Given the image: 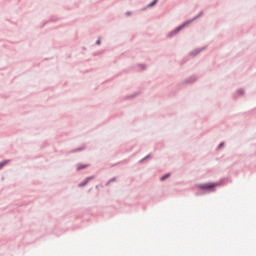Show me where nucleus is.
I'll list each match as a JSON object with an SVG mask.
<instances>
[{"label":"nucleus","mask_w":256,"mask_h":256,"mask_svg":"<svg viewBox=\"0 0 256 256\" xmlns=\"http://www.w3.org/2000/svg\"><path fill=\"white\" fill-rule=\"evenodd\" d=\"M183 27H184V26L182 25V26H180L179 28H177V29H176V32L179 33V31H181V29H183Z\"/></svg>","instance_id":"nucleus-7"},{"label":"nucleus","mask_w":256,"mask_h":256,"mask_svg":"<svg viewBox=\"0 0 256 256\" xmlns=\"http://www.w3.org/2000/svg\"><path fill=\"white\" fill-rule=\"evenodd\" d=\"M220 147H223V143L220 144Z\"/></svg>","instance_id":"nucleus-9"},{"label":"nucleus","mask_w":256,"mask_h":256,"mask_svg":"<svg viewBox=\"0 0 256 256\" xmlns=\"http://www.w3.org/2000/svg\"><path fill=\"white\" fill-rule=\"evenodd\" d=\"M199 189H214V187H217L216 183H206V184H200L198 185Z\"/></svg>","instance_id":"nucleus-1"},{"label":"nucleus","mask_w":256,"mask_h":256,"mask_svg":"<svg viewBox=\"0 0 256 256\" xmlns=\"http://www.w3.org/2000/svg\"><path fill=\"white\" fill-rule=\"evenodd\" d=\"M5 165H7V161L0 162V169L5 167Z\"/></svg>","instance_id":"nucleus-3"},{"label":"nucleus","mask_w":256,"mask_h":256,"mask_svg":"<svg viewBox=\"0 0 256 256\" xmlns=\"http://www.w3.org/2000/svg\"><path fill=\"white\" fill-rule=\"evenodd\" d=\"M157 3V0H154L152 3H150L149 5H148V7H153V5H155Z\"/></svg>","instance_id":"nucleus-5"},{"label":"nucleus","mask_w":256,"mask_h":256,"mask_svg":"<svg viewBox=\"0 0 256 256\" xmlns=\"http://www.w3.org/2000/svg\"><path fill=\"white\" fill-rule=\"evenodd\" d=\"M97 45H100L101 44V40H97Z\"/></svg>","instance_id":"nucleus-8"},{"label":"nucleus","mask_w":256,"mask_h":256,"mask_svg":"<svg viewBox=\"0 0 256 256\" xmlns=\"http://www.w3.org/2000/svg\"><path fill=\"white\" fill-rule=\"evenodd\" d=\"M168 177H169V174H166V175L162 176L161 181H165Z\"/></svg>","instance_id":"nucleus-4"},{"label":"nucleus","mask_w":256,"mask_h":256,"mask_svg":"<svg viewBox=\"0 0 256 256\" xmlns=\"http://www.w3.org/2000/svg\"><path fill=\"white\" fill-rule=\"evenodd\" d=\"M88 182H89V178H87L84 182L79 184V187H85V185H87Z\"/></svg>","instance_id":"nucleus-2"},{"label":"nucleus","mask_w":256,"mask_h":256,"mask_svg":"<svg viewBox=\"0 0 256 256\" xmlns=\"http://www.w3.org/2000/svg\"><path fill=\"white\" fill-rule=\"evenodd\" d=\"M87 165H80L78 166V169H86Z\"/></svg>","instance_id":"nucleus-6"}]
</instances>
